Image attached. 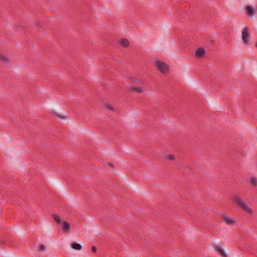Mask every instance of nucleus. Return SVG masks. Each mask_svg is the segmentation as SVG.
Segmentation results:
<instances>
[{
	"instance_id": "nucleus-1",
	"label": "nucleus",
	"mask_w": 257,
	"mask_h": 257,
	"mask_svg": "<svg viewBox=\"0 0 257 257\" xmlns=\"http://www.w3.org/2000/svg\"><path fill=\"white\" fill-rule=\"evenodd\" d=\"M233 201L246 213L250 215L253 214L252 210L241 197L235 196L233 198Z\"/></svg>"
},
{
	"instance_id": "nucleus-2",
	"label": "nucleus",
	"mask_w": 257,
	"mask_h": 257,
	"mask_svg": "<svg viewBox=\"0 0 257 257\" xmlns=\"http://www.w3.org/2000/svg\"><path fill=\"white\" fill-rule=\"evenodd\" d=\"M52 216L55 221L61 226L62 231L65 233L69 232L70 229V224L66 221H62L60 217L56 214H53Z\"/></svg>"
},
{
	"instance_id": "nucleus-3",
	"label": "nucleus",
	"mask_w": 257,
	"mask_h": 257,
	"mask_svg": "<svg viewBox=\"0 0 257 257\" xmlns=\"http://www.w3.org/2000/svg\"><path fill=\"white\" fill-rule=\"evenodd\" d=\"M242 40L245 45L250 44V31L247 27H244L241 32Z\"/></svg>"
},
{
	"instance_id": "nucleus-4",
	"label": "nucleus",
	"mask_w": 257,
	"mask_h": 257,
	"mask_svg": "<svg viewBox=\"0 0 257 257\" xmlns=\"http://www.w3.org/2000/svg\"><path fill=\"white\" fill-rule=\"evenodd\" d=\"M155 66L162 73H165L168 71V66L162 61H157L155 63Z\"/></svg>"
},
{
	"instance_id": "nucleus-5",
	"label": "nucleus",
	"mask_w": 257,
	"mask_h": 257,
	"mask_svg": "<svg viewBox=\"0 0 257 257\" xmlns=\"http://www.w3.org/2000/svg\"><path fill=\"white\" fill-rule=\"evenodd\" d=\"M222 218L223 221L227 225H234L236 224V221L233 218L227 215H223Z\"/></svg>"
},
{
	"instance_id": "nucleus-6",
	"label": "nucleus",
	"mask_w": 257,
	"mask_h": 257,
	"mask_svg": "<svg viewBox=\"0 0 257 257\" xmlns=\"http://www.w3.org/2000/svg\"><path fill=\"white\" fill-rule=\"evenodd\" d=\"M128 90L131 92H137L138 93H142L145 90V89H144L143 87H138V86H133L128 88Z\"/></svg>"
},
{
	"instance_id": "nucleus-7",
	"label": "nucleus",
	"mask_w": 257,
	"mask_h": 257,
	"mask_svg": "<svg viewBox=\"0 0 257 257\" xmlns=\"http://www.w3.org/2000/svg\"><path fill=\"white\" fill-rule=\"evenodd\" d=\"M215 249L219 252V253L222 257H228L227 253L224 249L219 245H217L215 247Z\"/></svg>"
},
{
	"instance_id": "nucleus-8",
	"label": "nucleus",
	"mask_w": 257,
	"mask_h": 257,
	"mask_svg": "<svg viewBox=\"0 0 257 257\" xmlns=\"http://www.w3.org/2000/svg\"><path fill=\"white\" fill-rule=\"evenodd\" d=\"M205 54V50L203 48H199L196 50L195 55L198 57H202Z\"/></svg>"
},
{
	"instance_id": "nucleus-9",
	"label": "nucleus",
	"mask_w": 257,
	"mask_h": 257,
	"mask_svg": "<svg viewBox=\"0 0 257 257\" xmlns=\"http://www.w3.org/2000/svg\"><path fill=\"white\" fill-rule=\"evenodd\" d=\"M54 116L59 119L64 120L67 119L68 117L64 113H54Z\"/></svg>"
},
{
	"instance_id": "nucleus-10",
	"label": "nucleus",
	"mask_w": 257,
	"mask_h": 257,
	"mask_svg": "<svg viewBox=\"0 0 257 257\" xmlns=\"http://www.w3.org/2000/svg\"><path fill=\"white\" fill-rule=\"evenodd\" d=\"M103 106L109 111H114L116 110L114 107L109 103H104Z\"/></svg>"
},
{
	"instance_id": "nucleus-11",
	"label": "nucleus",
	"mask_w": 257,
	"mask_h": 257,
	"mask_svg": "<svg viewBox=\"0 0 257 257\" xmlns=\"http://www.w3.org/2000/svg\"><path fill=\"white\" fill-rule=\"evenodd\" d=\"M246 13L250 15H253L255 13V10L252 7L249 6L246 7Z\"/></svg>"
},
{
	"instance_id": "nucleus-12",
	"label": "nucleus",
	"mask_w": 257,
	"mask_h": 257,
	"mask_svg": "<svg viewBox=\"0 0 257 257\" xmlns=\"http://www.w3.org/2000/svg\"><path fill=\"white\" fill-rule=\"evenodd\" d=\"M0 61L6 64H9V59L3 54H0Z\"/></svg>"
},
{
	"instance_id": "nucleus-13",
	"label": "nucleus",
	"mask_w": 257,
	"mask_h": 257,
	"mask_svg": "<svg viewBox=\"0 0 257 257\" xmlns=\"http://www.w3.org/2000/svg\"><path fill=\"white\" fill-rule=\"evenodd\" d=\"M71 247L73 248V249H76V250H81L82 249V246L81 244L76 242H74L73 243H72L71 244Z\"/></svg>"
},
{
	"instance_id": "nucleus-14",
	"label": "nucleus",
	"mask_w": 257,
	"mask_h": 257,
	"mask_svg": "<svg viewBox=\"0 0 257 257\" xmlns=\"http://www.w3.org/2000/svg\"><path fill=\"white\" fill-rule=\"evenodd\" d=\"M120 44L124 47H127L129 45V42L126 39H122L120 42Z\"/></svg>"
},
{
	"instance_id": "nucleus-15",
	"label": "nucleus",
	"mask_w": 257,
	"mask_h": 257,
	"mask_svg": "<svg viewBox=\"0 0 257 257\" xmlns=\"http://www.w3.org/2000/svg\"><path fill=\"white\" fill-rule=\"evenodd\" d=\"M128 80L131 81V82H136L138 84H143V82L141 81H138L137 80V79L135 77H128Z\"/></svg>"
},
{
	"instance_id": "nucleus-16",
	"label": "nucleus",
	"mask_w": 257,
	"mask_h": 257,
	"mask_svg": "<svg viewBox=\"0 0 257 257\" xmlns=\"http://www.w3.org/2000/svg\"><path fill=\"white\" fill-rule=\"evenodd\" d=\"M249 181L251 184L254 186L257 185V178L254 177H251L249 178Z\"/></svg>"
},
{
	"instance_id": "nucleus-17",
	"label": "nucleus",
	"mask_w": 257,
	"mask_h": 257,
	"mask_svg": "<svg viewBox=\"0 0 257 257\" xmlns=\"http://www.w3.org/2000/svg\"><path fill=\"white\" fill-rule=\"evenodd\" d=\"M165 158L169 160L173 161L175 160V156L173 154L168 155L165 156Z\"/></svg>"
},
{
	"instance_id": "nucleus-18",
	"label": "nucleus",
	"mask_w": 257,
	"mask_h": 257,
	"mask_svg": "<svg viewBox=\"0 0 257 257\" xmlns=\"http://www.w3.org/2000/svg\"><path fill=\"white\" fill-rule=\"evenodd\" d=\"M47 248L45 245L42 244L40 246V250L42 251H45Z\"/></svg>"
},
{
	"instance_id": "nucleus-19",
	"label": "nucleus",
	"mask_w": 257,
	"mask_h": 257,
	"mask_svg": "<svg viewBox=\"0 0 257 257\" xmlns=\"http://www.w3.org/2000/svg\"><path fill=\"white\" fill-rule=\"evenodd\" d=\"M96 250H97L96 247L95 246H92V250L93 252H96Z\"/></svg>"
},
{
	"instance_id": "nucleus-20",
	"label": "nucleus",
	"mask_w": 257,
	"mask_h": 257,
	"mask_svg": "<svg viewBox=\"0 0 257 257\" xmlns=\"http://www.w3.org/2000/svg\"><path fill=\"white\" fill-rule=\"evenodd\" d=\"M255 46L257 47V42L255 43Z\"/></svg>"
},
{
	"instance_id": "nucleus-21",
	"label": "nucleus",
	"mask_w": 257,
	"mask_h": 257,
	"mask_svg": "<svg viewBox=\"0 0 257 257\" xmlns=\"http://www.w3.org/2000/svg\"><path fill=\"white\" fill-rule=\"evenodd\" d=\"M109 165H110V166L111 167H112V164H110Z\"/></svg>"
}]
</instances>
